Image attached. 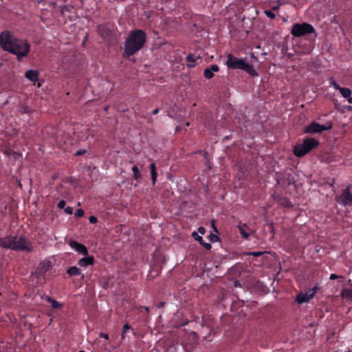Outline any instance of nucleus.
Listing matches in <instances>:
<instances>
[{"instance_id":"1","label":"nucleus","mask_w":352,"mask_h":352,"mask_svg":"<svg viewBox=\"0 0 352 352\" xmlns=\"http://www.w3.org/2000/svg\"><path fill=\"white\" fill-rule=\"evenodd\" d=\"M0 46L3 50L16 55L19 60L30 51V44L26 41L14 37L8 31L1 34Z\"/></svg>"},{"instance_id":"2","label":"nucleus","mask_w":352,"mask_h":352,"mask_svg":"<svg viewBox=\"0 0 352 352\" xmlns=\"http://www.w3.org/2000/svg\"><path fill=\"white\" fill-rule=\"evenodd\" d=\"M146 34L142 30L131 31L124 42V57H129L138 52L145 44Z\"/></svg>"},{"instance_id":"3","label":"nucleus","mask_w":352,"mask_h":352,"mask_svg":"<svg viewBox=\"0 0 352 352\" xmlns=\"http://www.w3.org/2000/svg\"><path fill=\"white\" fill-rule=\"evenodd\" d=\"M227 58L226 65L229 69H241L252 76L258 75L253 65L245 62L243 59L235 57L231 54H228Z\"/></svg>"},{"instance_id":"4","label":"nucleus","mask_w":352,"mask_h":352,"mask_svg":"<svg viewBox=\"0 0 352 352\" xmlns=\"http://www.w3.org/2000/svg\"><path fill=\"white\" fill-rule=\"evenodd\" d=\"M318 145V141L313 138H307L303 140L302 144L294 146L293 153L296 157H302L309 153L312 149L317 148Z\"/></svg>"},{"instance_id":"5","label":"nucleus","mask_w":352,"mask_h":352,"mask_svg":"<svg viewBox=\"0 0 352 352\" xmlns=\"http://www.w3.org/2000/svg\"><path fill=\"white\" fill-rule=\"evenodd\" d=\"M314 32V27L307 23H295L291 30V33L295 37H300Z\"/></svg>"},{"instance_id":"6","label":"nucleus","mask_w":352,"mask_h":352,"mask_svg":"<svg viewBox=\"0 0 352 352\" xmlns=\"http://www.w3.org/2000/svg\"><path fill=\"white\" fill-rule=\"evenodd\" d=\"M13 245L14 251L30 252L33 249L31 242L28 241L23 236H15Z\"/></svg>"},{"instance_id":"7","label":"nucleus","mask_w":352,"mask_h":352,"mask_svg":"<svg viewBox=\"0 0 352 352\" xmlns=\"http://www.w3.org/2000/svg\"><path fill=\"white\" fill-rule=\"evenodd\" d=\"M332 128V124L331 123H327V124H320L316 122H313L309 125L305 126V133L314 134L316 133H321L324 131L330 130Z\"/></svg>"},{"instance_id":"8","label":"nucleus","mask_w":352,"mask_h":352,"mask_svg":"<svg viewBox=\"0 0 352 352\" xmlns=\"http://www.w3.org/2000/svg\"><path fill=\"white\" fill-rule=\"evenodd\" d=\"M336 200L338 203L342 206H348L352 204V193L350 191V186H347L344 188L341 195L336 196Z\"/></svg>"},{"instance_id":"9","label":"nucleus","mask_w":352,"mask_h":352,"mask_svg":"<svg viewBox=\"0 0 352 352\" xmlns=\"http://www.w3.org/2000/svg\"><path fill=\"white\" fill-rule=\"evenodd\" d=\"M32 101L30 99H27L25 102L21 103L17 107V112L21 114H28L31 116L34 113V110L30 107Z\"/></svg>"},{"instance_id":"10","label":"nucleus","mask_w":352,"mask_h":352,"mask_svg":"<svg viewBox=\"0 0 352 352\" xmlns=\"http://www.w3.org/2000/svg\"><path fill=\"white\" fill-rule=\"evenodd\" d=\"M69 245L72 249L75 250L76 252L84 256H87L89 254L87 247L82 243H80L76 241H71L69 243Z\"/></svg>"},{"instance_id":"11","label":"nucleus","mask_w":352,"mask_h":352,"mask_svg":"<svg viewBox=\"0 0 352 352\" xmlns=\"http://www.w3.org/2000/svg\"><path fill=\"white\" fill-rule=\"evenodd\" d=\"M13 242H14V236L11 235L0 238V247L13 250Z\"/></svg>"},{"instance_id":"12","label":"nucleus","mask_w":352,"mask_h":352,"mask_svg":"<svg viewBox=\"0 0 352 352\" xmlns=\"http://www.w3.org/2000/svg\"><path fill=\"white\" fill-rule=\"evenodd\" d=\"M95 259L93 256H85L78 261V265L82 267H86L94 264Z\"/></svg>"},{"instance_id":"13","label":"nucleus","mask_w":352,"mask_h":352,"mask_svg":"<svg viewBox=\"0 0 352 352\" xmlns=\"http://www.w3.org/2000/svg\"><path fill=\"white\" fill-rule=\"evenodd\" d=\"M50 266L49 263H41L36 270V274L38 276H45L46 272L49 270Z\"/></svg>"},{"instance_id":"14","label":"nucleus","mask_w":352,"mask_h":352,"mask_svg":"<svg viewBox=\"0 0 352 352\" xmlns=\"http://www.w3.org/2000/svg\"><path fill=\"white\" fill-rule=\"evenodd\" d=\"M98 32L103 38H107L111 35V30L105 25H100L98 27Z\"/></svg>"},{"instance_id":"15","label":"nucleus","mask_w":352,"mask_h":352,"mask_svg":"<svg viewBox=\"0 0 352 352\" xmlns=\"http://www.w3.org/2000/svg\"><path fill=\"white\" fill-rule=\"evenodd\" d=\"M219 70V68L217 65H212L210 67L206 68L204 72V76L210 79L214 76V72H217Z\"/></svg>"},{"instance_id":"16","label":"nucleus","mask_w":352,"mask_h":352,"mask_svg":"<svg viewBox=\"0 0 352 352\" xmlns=\"http://www.w3.org/2000/svg\"><path fill=\"white\" fill-rule=\"evenodd\" d=\"M309 290H308L305 294H299L296 296V300L300 304H302L304 302H309L311 299L313 298H311V296H309Z\"/></svg>"},{"instance_id":"17","label":"nucleus","mask_w":352,"mask_h":352,"mask_svg":"<svg viewBox=\"0 0 352 352\" xmlns=\"http://www.w3.org/2000/svg\"><path fill=\"white\" fill-rule=\"evenodd\" d=\"M192 235L196 241H199L200 244L205 248V249L208 250L211 249V244L209 243L204 242L203 241V238L201 236H199L197 232H194Z\"/></svg>"},{"instance_id":"18","label":"nucleus","mask_w":352,"mask_h":352,"mask_svg":"<svg viewBox=\"0 0 352 352\" xmlns=\"http://www.w3.org/2000/svg\"><path fill=\"white\" fill-rule=\"evenodd\" d=\"M38 72L36 70H28L25 72V76L32 82L38 80Z\"/></svg>"},{"instance_id":"19","label":"nucleus","mask_w":352,"mask_h":352,"mask_svg":"<svg viewBox=\"0 0 352 352\" xmlns=\"http://www.w3.org/2000/svg\"><path fill=\"white\" fill-rule=\"evenodd\" d=\"M201 57L198 55V56H195V54H190L187 56L186 57V61L188 63V67H192L195 66V65L193 64L194 62L196 60V59H201Z\"/></svg>"},{"instance_id":"20","label":"nucleus","mask_w":352,"mask_h":352,"mask_svg":"<svg viewBox=\"0 0 352 352\" xmlns=\"http://www.w3.org/2000/svg\"><path fill=\"white\" fill-rule=\"evenodd\" d=\"M150 169H151L152 184L154 186L156 183L157 177V173L156 171V166H155V164L154 162H152L150 164Z\"/></svg>"},{"instance_id":"21","label":"nucleus","mask_w":352,"mask_h":352,"mask_svg":"<svg viewBox=\"0 0 352 352\" xmlns=\"http://www.w3.org/2000/svg\"><path fill=\"white\" fill-rule=\"evenodd\" d=\"M67 274L70 276H76L81 274V271L77 267L72 266L67 270Z\"/></svg>"},{"instance_id":"22","label":"nucleus","mask_w":352,"mask_h":352,"mask_svg":"<svg viewBox=\"0 0 352 352\" xmlns=\"http://www.w3.org/2000/svg\"><path fill=\"white\" fill-rule=\"evenodd\" d=\"M45 300L47 302L51 303L53 309H60L63 307V304L53 299L50 296H46Z\"/></svg>"},{"instance_id":"23","label":"nucleus","mask_w":352,"mask_h":352,"mask_svg":"<svg viewBox=\"0 0 352 352\" xmlns=\"http://www.w3.org/2000/svg\"><path fill=\"white\" fill-rule=\"evenodd\" d=\"M245 227H246L245 224L239 226V232L243 239H248L250 236V234L245 230Z\"/></svg>"},{"instance_id":"24","label":"nucleus","mask_w":352,"mask_h":352,"mask_svg":"<svg viewBox=\"0 0 352 352\" xmlns=\"http://www.w3.org/2000/svg\"><path fill=\"white\" fill-rule=\"evenodd\" d=\"M132 171L133 173V178L135 180H139L141 178V175H140V170H139L138 166H133L132 167Z\"/></svg>"},{"instance_id":"25","label":"nucleus","mask_w":352,"mask_h":352,"mask_svg":"<svg viewBox=\"0 0 352 352\" xmlns=\"http://www.w3.org/2000/svg\"><path fill=\"white\" fill-rule=\"evenodd\" d=\"M279 203L283 206H286V207H292V204L291 203L290 201H289L287 198L285 197H282L279 200Z\"/></svg>"},{"instance_id":"26","label":"nucleus","mask_w":352,"mask_h":352,"mask_svg":"<svg viewBox=\"0 0 352 352\" xmlns=\"http://www.w3.org/2000/svg\"><path fill=\"white\" fill-rule=\"evenodd\" d=\"M341 95L345 98H348L351 95V89H339Z\"/></svg>"},{"instance_id":"27","label":"nucleus","mask_w":352,"mask_h":352,"mask_svg":"<svg viewBox=\"0 0 352 352\" xmlns=\"http://www.w3.org/2000/svg\"><path fill=\"white\" fill-rule=\"evenodd\" d=\"M131 326L129 324H125L123 327H122V339H124L125 338V333H126V331L129 329H131Z\"/></svg>"},{"instance_id":"28","label":"nucleus","mask_w":352,"mask_h":352,"mask_svg":"<svg viewBox=\"0 0 352 352\" xmlns=\"http://www.w3.org/2000/svg\"><path fill=\"white\" fill-rule=\"evenodd\" d=\"M318 289H319V287L318 285H316L313 288L309 289V296H311V298H314Z\"/></svg>"},{"instance_id":"29","label":"nucleus","mask_w":352,"mask_h":352,"mask_svg":"<svg viewBox=\"0 0 352 352\" xmlns=\"http://www.w3.org/2000/svg\"><path fill=\"white\" fill-rule=\"evenodd\" d=\"M264 12L266 14V16H267L271 19H274L276 17L275 14L272 10H266L264 11Z\"/></svg>"},{"instance_id":"30","label":"nucleus","mask_w":352,"mask_h":352,"mask_svg":"<svg viewBox=\"0 0 352 352\" xmlns=\"http://www.w3.org/2000/svg\"><path fill=\"white\" fill-rule=\"evenodd\" d=\"M263 254H264L263 252L258 251V252H250L247 254L253 256L254 257H258V256H262Z\"/></svg>"},{"instance_id":"31","label":"nucleus","mask_w":352,"mask_h":352,"mask_svg":"<svg viewBox=\"0 0 352 352\" xmlns=\"http://www.w3.org/2000/svg\"><path fill=\"white\" fill-rule=\"evenodd\" d=\"M85 214V211L82 209H78L75 212V216L78 218L82 217Z\"/></svg>"},{"instance_id":"32","label":"nucleus","mask_w":352,"mask_h":352,"mask_svg":"<svg viewBox=\"0 0 352 352\" xmlns=\"http://www.w3.org/2000/svg\"><path fill=\"white\" fill-rule=\"evenodd\" d=\"M209 239L211 242H216L219 240V236L214 234H210L209 235Z\"/></svg>"},{"instance_id":"33","label":"nucleus","mask_w":352,"mask_h":352,"mask_svg":"<svg viewBox=\"0 0 352 352\" xmlns=\"http://www.w3.org/2000/svg\"><path fill=\"white\" fill-rule=\"evenodd\" d=\"M65 205H66V202L65 200H60L58 204V207L60 208V209H63L65 208Z\"/></svg>"},{"instance_id":"34","label":"nucleus","mask_w":352,"mask_h":352,"mask_svg":"<svg viewBox=\"0 0 352 352\" xmlns=\"http://www.w3.org/2000/svg\"><path fill=\"white\" fill-rule=\"evenodd\" d=\"M89 221L91 223H96L98 222V219L95 216H90L89 217Z\"/></svg>"},{"instance_id":"35","label":"nucleus","mask_w":352,"mask_h":352,"mask_svg":"<svg viewBox=\"0 0 352 352\" xmlns=\"http://www.w3.org/2000/svg\"><path fill=\"white\" fill-rule=\"evenodd\" d=\"M337 278H343V276H338V275H337L336 274H331L330 275V277H329L330 280H335V279H337Z\"/></svg>"},{"instance_id":"36","label":"nucleus","mask_w":352,"mask_h":352,"mask_svg":"<svg viewBox=\"0 0 352 352\" xmlns=\"http://www.w3.org/2000/svg\"><path fill=\"white\" fill-rule=\"evenodd\" d=\"M87 152V151L85 149H80L78 151H77L75 153V155L76 156H80V155H84L85 153Z\"/></svg>"},{"instance_id":"37","label":"nucleus","mask_w":352,"mask_h":352,"mask_svg":"<svg viewBox=\"0 0 352 352\" xmlns=\"http://www.w3.org/2000/svg\"><path fill=\"white\" fill-rule=\"evenodd\" d=\"M65 212L68 214H73V208L70 206H67L65 208Z\"/></svg>"},{"instance_id":"38","label":"nucleus","mask_w":352,"mask_h":352,"mask_svg":"<svg viewBox=\"0 0 352 352\" xmlns=\"http://www.w3.org/2000/svg\"><path fill=\"white\" fill-rule=\"evenodd\" d=\"M15 153H16V152H14L11 148H8L5 151V154L7 155H10L15 154Z\"/></svg>"},{"instance_id":"39","label":"nucleus","mask_w":352,"mask_h":352,"mask_svg":"<svg viewBox=\"0 0 352 352\" xmlns=\"http://www.w3.org/2000/svg\"><path fill=\"white\" fill-rule=\"evenodd\" d=\"M100 336L101 338H104L105 340H109V334L105 333H100Z\"/></svg>"},{"instance_id":"40","label":"nucleus","mask_w":352,"mask_h":352,"mask_svg":"<svg viewBox=\"0 0 352 352\" xmlns=\"http://www.w3.org/2000/svg\"><path fill=\"white\" fill-rule=\"evenodd\" d=\"M198 231L200 234H204L206 232V230L204 227H199Z\"/></svg>"},{"instance_id":"41","label":"nucleus","mask_w":352,"mask_h":352,"mask_svg":"<svg viewBox=\"0 0 352 352\" xmlns=\"http://www.w3.org/2000/svg\"><path fill=\"white\" fill-rule=\"evenodd\" d=\"M347 100L348 102L352 104V96H351L350 97H349L347 98ZM349 110H352V105L351 106H349V108H348Z\"/></svg>"},{"instance_id":"42","label":"nucleus","mask_w":352,"mask_h":352,"mask_svg":"<svg viewBox=\"0 0 352 352\" xmlns=\"http://www.w3.org/2000/svg\"><path fill=\"white\" fill-rule=\"evenodd\" d=\"M330 81H331V84L334 86V88H336V89L341 88L332 79H330Z\"/></svg>"},{"instance_id":"43","label":"nucleus","mask_w":352,"mask_h":352,"mask_svg":"<svg viewBox=\"0 0 352 352\" xmlns=\"http://www.w3.org/2000/svg\"><path fill=\"white\" fill-rule=\"evenodd\" d=\"M165 305V302H160L159 304L157 305V307L159 308H161V307H163Z\"/></svg>"},{"instance_id":"44","label":"nucleus","mask_w":352,"mask_h":352,"mask_svg":"<svg viewBox=\"0 0 352 352\" xmlns=\"http://www.w3.org/2000/svg\"><path fill=\"white\" fill-rule=\"evenodd\" d=\"M158 112H159V109H154V110L153 111L152 113H153V115H156V114H157V113H158Z\"/></svg>"},{"instance_id":"45","label":"nucleus","mask_w":352,"mask_h":352,"mask_svg":"<svg viewBox=\"0 0 352 352\" xmlns=\"http://www.w3.org/2000/svg\"><path fill=\"white\" fill-rule=\"evenodd\" d=\"M70 8H71L70 6H65L63 9L65 10L69 11Z\"/></svg>"},{"instance_id":"46","label":"nucleus","mask_w":352,"mask_h":352,"mask_svg":"<svg viewBox=\"0 0 352 352\" xmlns=\"http://www.w3.org/2000/svg\"><path fill=\"white\" fill-rule=\"evenodd\" d=\"M280 3H278L277 6H274V7L272 8V10H278V8H279V6H280Z\"/></svg>"},{"instance_id":"47","label":"nucleus","mask_w":352,"mask_h":352,"mask_svg":"<svg viewBox=\"0 0 352 352\" xmlns=\"http://www.w3.org/2000/svg\"><path fill=\"white\" fill-rule=\"evenodd\" d=\"M142 308H143V309H144V310H145L147 313H148V311H149V307H142Z\"/></svg>"},{"instance_id":"48","label":"nucleus","mask_w":352,"mask_h":352,"mask_svg":"<svg viewBox=\"0 0 352 352\" xmlns=\"http://www.w3.org/2000/svg\"><path fill=\"white\" fill-rule=\"evenodd\" d=\"M108 109H109V106H106V107H104V110L105 111H107L108 110Z\"/></svg>"},{"instance_id":"49","label":"nucleus","mask_w":352,"mask_h":352,"mask_svg":"<svg viewBox=\"0 0 352 352\" xmlns=\"http://www.w3.org/2000/svg\"><path fill=\"white\" fill-rule=\"evenodd\" d=\"M212 225H213V228H214V231L217 232V228L214 226V223H212Z\"/></svg>"},{"instance_id":"50","label":"nucleus","mask_w":352,"mask_h":352,"mask_svg":"<svg viewBox=\"0 0 352 352\" xmlns=\"http://www.w3.org/2000/svg\"><path fill=\"white\" fill-rule=\"evenodd\" d=\"M41 82H38V87H41Z\"/></svg>"},{"instance_id":"51","label":"nucleus","mask_w":352,"mask_h":352,"mask_svg":"<svg viewBox=\"0 0 352 352\" xmlns=\"http://www.w3.org/2000/svg\"><path fill=\"white\" fill-rule=\"evenodd\" d=\"M235 286H236H236H239V284H238V283H237V282H235Z\"/></svg>"},{"instance_id":"52","label":"nucleus","mask_w":352,"mask_h":352,"mask_svg":"<svg viewBox=\"0 0 352 352\" xmlns=\"http://www.w3.org/2000/svg\"><path fill=\"white\" fill-rule=\"evenodd\" d=\"M235 286H236H236H239V284H238V283H237V282H235Z\"/></svg>"},{"instance_id":"53","label":"nucleus","mask_w":352,"mask_h":352,"mask_svg":"<svg viewBox=\"0 0 352 352\" xmlns=\"http://www.w3.org/2000/svg\"><path fill=\"white\" fill-rule=\"evenodd\" d=\"M79 352H85L84 351H80Z\"/></svg>"}]
</instances>
